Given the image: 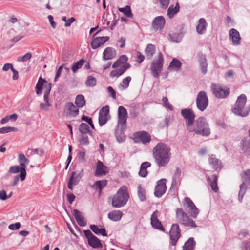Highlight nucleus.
<instances>
[{
	"label": "nucleus",
	"instance_id": "f257e3e1",
	"mask_svg": "<svg viewBox=\"0 0 250 250\" xmlns=\"http://www.w3.org/2000/svg\"><path fill=\"white\" fill-rule=\"evenodd\" d=\"M171 149L167 144L159 143L153 149V157L158 167H164L170 161Z\"/></svg>",
	"mask_w": 250,
	"mask_h": 250
},
{
	"label": "nucleus",
	"instance_id": "f03ea898",
	"mask_svg": "<svg viewBox=\"0 0 250 250\" xmlns=\"http://www.w3.org/2000/svg\"><path fill=\"white\" fill-rule=\"evenodd\" d=\"M189 132H194L197 135L208 136L210 134V129L206 118L200 117L195 120L194 124L187 129Z\"/></svg>",
	"mask_w": 250,
	"mask_h": 250
},
{
	"label": "nucleus",
	"instance_id": "7ed1b4c3",
	"mask_svg": "<svg viewBox=\"0 0 250 250\" xmlns=\"http://www.w3.org/2000/svg\"><path fill=\"white\" fill-rule=\"evenodd\" d=\"M247 102L246 96L242 94L238 97L235 103L231 109V111L234 114L245 117L248 115L250 108L246 106Z\"/></svg>",
	"mask_w": 250,
	"mask_h": 250
},
{
	"label": "nucleus",
	"instance_id": "20e7f679",
	"mask_svg": "<svg viewBox=\"0 0 250 250\" xmlns=\"http://www.w3.org/2000/svg\"><path fill=\"white\" fill-rule=\"evenodd\" d=\"M129 198V194L126 188L122 187L114 195L112 201V205L114 208H121L124 206Z\"/></svg>",
	"mask_w": 250,
	"mask_h": 250
},
{
	"label": "nucleus",
	"instance_id": "39448f33",
	"mask_svg": "<svg viewBox=\"0 0 250 250\" xmlns=\"http://www.w3.org/2000/svg\"><path fill=\"white\" fill-rule=\"evenodd\" d=\"M164 62L163 54L160 52L151 62L149 68L151 74L155 78L159 77L160 73L163 70Z\"/></svg>",
	"mask_w": 250,
	"mask_h": 250
},
{
	"label": "nucleus",
	"instance_id": "423d86ee",
	"mask_svg": "<svg viewBox=\"0 0 250 250\" xmlns=\"http://www.w3.org/2000/svg\"><path fill=\"white\" fill-rule=\"evenodd\" d=\"M242 183L240 185V191L238 194V200L242 202L244 195L248 189L250 188V169H247L241 174Z\"/></svg>",
	"mask_w": 250,
	"mask_h": 250
},
{
	"label": "nucleus",
	"instance_id": "0eeeda50",
	"mask_svg": "<svg viewBox=\"0 0 250 250\" xmlns=\"http://www.w3.org/2000/svg\"><path fill=\"white\" fill-rule=\"evenodd\" d=\"M176 216L178 222L185 227H190L191 228H196L197 227L195 221L190 218L181 208H177Z\"/></svg>",
	"mask_w": 250,
	"mask_h": 250
},
{
	"label": "nucleus",
	"instance_id": "6e6552de",
	"mask_svg": "<svg viewBox=\"0 0 250 250\" xmlns=\"http://www.w3.org/2000/svg\"><path fill=\"white\" fill-rule=\"evenodd\" d=\"M196 106L198 110L204 111L208 104V99L207 93L204 91H200L196 99Z\"/></svg>",
	"mask_w": 250,
	"mask_h": 250
},
{
	"label": "nucleus",
	"instance_id": "1a4fd4ad",
	"mask_svg": "<svg viewBox=\"0 0 250 250\" xmlns=\"http://www.w3.org/2000/svg\"><path fill=\"white\" fill-rule=\"evenodd\" d=\"M181 114L183 118L186 120V126L188 129L194 124L196 115L191 108H187L182 109Z\"/></svg>",
	"mask_w": 250,
	"mask_h": 250
},
{
	"label": "nucleus",
	"instance_id": "9d476101",
	"mask_svg": "<svg viewBox=\"0 0 250 250\" xmlns=\"http://www.w3.org/2000/svg\"><path fill=\"white\" fill-rule=\"evenodd\" d=\"M85 238L87 239L88 245L94 249L101 248L103 247L101 240L95 236L90 230L83 231Z\"/></svg>",
	"mask_w": 250,
	"mask_h": 250
},
{
	"label": "nucleus",
	"instance_id": "9b49d317",
	"mask_svg": "<svg viewBox=\"0 0 250 250\" xmlns=\"http://www.w3.org/2000/svg\"><path fill=\"white\" fill-rule=\"evenodd\" d=\"M181 237V229L178 224L172 225L169 231L170 244L175 246Z\"/></svg>",
	"mask_w": 250,
	"mask_h": 250
},
{
	"label": "nucleus",
	"instance_id": "f8f14e48",
	"mask_svg": "<svg viewBox=\"0 0 250 250\" xmlns=\"http://www.w3.org/2000/svg\"><path fill=\"white\" fill-rule=\"evenodd\" d=\"M134 139L135 142H141L143 144L149 143L151 140L150 134L146 131H140L133 134Z\"/></svg>",
	"mask_w": 250,
	"mask_h": 250
},
{
	"label": "nucleus",
	"instance_id": "ddd939ff",
	"mask_svg": "<svg viewBox=\"0 0 250 250\" xmlns=\"http://www.w3.org/2000/svg\"><path fill=\"white\" fill-rule=\"evenodd\" d=\"M183 204L186 209L188 208L189 210H190V216L194 218H196L199 213V210L190 198L188 197H185Z\"/></svg>",
	"mask_w": 250,
	"mask_h": 250
},
{
	"label": "nucleus",
	"instance_id": "4468645a",
	"mask_svg": "<svg viewBox=\"0 0 250 250\" xmlns=\"http://www.w3.org/2000/svg\"><path fill=\"white\" fill-rule=\"evenodd\" d=\"M211 89L213 94L218 98H225L230 93L229 88L225 89L216 84H212Z\"/></svg>",
	"mask_w": 250,
	"mask_h": 250
},
{
	"label": "nucleus",
	"instance_id": "2eb2a0df",
	"mask_svg": "<svg viewBox=\"0 0 250 250\" xmlns=\"http://www.w3.org/2000/svg\"><path fill=\"white\" fill-rule=\"evenodd\" d=\"M83 169L78 173H77L75 171H73L70 175V178L68 181V188L72 190L73 189V186H76L79 184V183L83 176Z\"/></svg>",
	"mask_w": 250,
	"mask_h": 250
},
{
	"label": "nucleus",
	"instance_id": "dca6fc26",
	"mask_svg": "<svg viewBox=\"0 0 250 250\" xmlns=\"http://www.w3.org/2000/svg\"><path fill=\"white\" fill-rule=\"evenodd\" d=\"M166 181V179L162 178L157 182L154 193L155 196L160 198L165 193L167 190Z\"/></svg>",
	"mask_w": 250,
	"mask_h": 250
},
{
	"label": "nucleus",
	"instance_id": "f3484780",
	"mask_svg": "<svg viewBox=\"0 0 250 250\" xmlns=\"http://www.w3.org/2000/svg\"><path fill=\"white\" fill-rule=\"evenodd\" d=\"M109 106L106 105L102 107L99 113V124L100 126L104 125L109 120Z\"/></svg>",
	"mask_w": 250,
	"mask_h": 250
},
{
	"label": "nucleus",
	"instance_id": "a211bd4d",
	"mask_svg": "<svg viewBox=\"0 0 250 250\" xmlns=\"http://www.w3.org/2000/svg\"><path fill=\"white\" fill-rule=\"evenodd\" d=\"M109 173V168L104 165V163L98 160L96 163V169L94 173L95 176L105 175Z\"/></svg>",
	"mask_w": 250,
	"mask_h": 250
},
{
	"label": "nucleus",
	"instance_id": "6ab92c4d",
	"mask_svg": "<svg viewBox=\"0 0 250 250\" xmlns=\"http://www.w3.org/2000/svg\"><path fill=\"white\" fill-rule=\"evenodd\" d=\"M198 57V62L201 73L205 75L207 73L208 62L206 56L201 52H199L197 54Z\"/></svg>",
	"mask_w": 250,
	"mask_h": 250
},
{
	"label": "nucleus",
	"instance_id": "aec40b11",
	"mask_svg": "<svg viewBox=\"0 0 250 250\" xmlns=\"http://www.w3.org/2000/svg\"><path fill=\"white\" fill-rule=\"evenodd\" d=\"M110 39L109 37H98L94 38L91 42V47L93 49H96L100 46L104 45Z\"/></svg>",
	"mask_w": 250,
	"mask_h": 250
},
{
	"label": "nucleus",
	"instance_id": "412c9836",
	"mask_svg": "<svg viewBox=\"0 0 250 250\" xmlns=\"http://www.w3.org/2000/svg\"><path fill=\"white\" fill-rule=\"evenodd\" d=\"M9 173H17L20 172V174H19V177L21 181H23L25 180L26 175V169H24V167H19V166H13L10 167L9 171Z\"/></svg>",
	"mask_w": 250,
	"mask_h": 250
},
{
	"label": "nucleus",
	"instance_id": "4be33fe9",
	"mask_svg": "<svg viewBox=\"0 0 250 250\" xmlns=\"http://www.w3.org/2000/svg\"><path fill=\"white\" fill-rule=\"evenodd\" d=\"M118 123L122 125H125L127 119V112L126 109L122 106L118 107Z\"/></svg>",
	"mask_w": 250,
	"mask_h": 250
},
{
	"label": "nucleus",
	"instance_id": "5701e85b",
	"mask_svg": "<svg viewBox=\"0 0 250 250\" xmlns=\"http://www.w3.org/2000/svg\"><path fill=\"white\" fill-rule=\"evenodd\" d=\"M165 24V19L162 16L155 17L152 21V26L154 30H161Z\"/></svg>",
	"mask_w": 250,
	"mask_h": 250
},
{
	"label": "nucleus",
	"instance_id": "b1692460",
	"mask_svg": "<svg viewBox=\"0 0 250 250\" xmlns=\"http://www.w3.org/2000/svg\"><path fill=\"white\" fill-rule=\"evenodd\" d=\"M158 211H155L151 216V224L152 226L160 230L165 231V228L163 227L161 222L158 219L157 214Z\"/></svg>",
	"mask_w": 250,
	"mask_h": 250
},
{
	"label": "nucleus",
	"instance_id": "393cba45",
	"mask_svg": "<svg viewBox=\"0 0 250 250\" xmlns=\"http://www.w3.org/2000/svg\"><path fill=\"white\" fill-rule=\"evenodd\" d=\"M229 34L233 45H238L240 44L241 38L239 32L236 29L231 28L229 31Z\"/></svg>",
	"mask_w": 250,
	"mask_h": 250
},
{
	"label": "nucleus",
	"instance_id": "a878e982",
	"mask_svg": "<svg viewBox=\"0 0 250 250\" xmlns=\"http://www.w3.org/2000/svg\"><path fill=\"white\" fill-rule=\"evenodd\" d=\"M65 108L69 111V115L72 117H76L79 114V108L75 106L72 102H67L65 104Z\"/></svg>",
	"mask_w": 250,
	"mask_h": 250
},
{
	"label": "nucleus",
	"instance_id": "bb28decb",
	"mask_svg": "<svg viewBox=\"0 0 250 250\" xmlns=\"http://www.w3.org/2000/svg\"><path fill=\"white\" fill-rule=\"evenodd\" d=\"M243 153L247 156L250 155V139L244 138L241 142Z\"/></svg>",
	"mask_w": 250,
	"mask_h": 250
},
{
	"label": "nucleus",
	"instance_id": "cd10ccee",
	"mask_svg": "<svg viewBox=\"0 0 250 250\" xmlns=\"http://www.w3.org/2000/svg\"><path fill=\"white\" fill-rule=\"evenodd\" d=\"M49 83H48L46 80L42 78V77H40L35 87L36 93L37 95H41L42 93L43 86H44L46 88Z\"/></svg>",
	"mask_w": 250,
	"mask_h": 250
},
{
	"label": "nucleus",
	"instance_id": "c85d7f7f",
	"mask_svg": "<svg viewBox=\"0 0 250 250\" xmlns=\"http://www.w3.org/2000/svg\"><path fill=\"white\" fill-rule=\"evenodd\" d=\"M116 55L115 50L112 47H107L103 52V59L107 60L112 59Z\"/></svg>",
	"mask_w": 250,
	"mask_h": 250
},
{
	"label": "nucleus",
	"instance_id": "c756f323",
	"mask_svg": "<svg viewBox=\"0 0 250 250\" xmlns=\"http://www.w3.org/2000/svg\"><path fill=\"white\" fill-rule=\"evenodd\" d=\"M208 24L204 18H200L198 21V24L196 26V30L199 34H203L206 31Z\"/></svg>",
	"mask_w": 250,
	"mask_h": 250
},
{
	"label": "nucleus",
	"instance_id": "7c9ffc66",
	"mask_svg": "<svg viewBox=\"0 0 250 250\" xmlns=\"http://www.w3.org/2000/svg\"><path fill=\"white\" fill-rule=\"evenodd\" d=\"M73 215L76 220V222L80 226H85L86 224L84 218L81 215V212L77 209L73 210Z\"/></svg>",
	"mask_w": 250,
	"mask_h": 250
},
{
	"label": "nucleus",
	"instance_id": "2f4dec72",
	"mask_svg": "<svg viewBox=\"0 0 250 250\" xmlns=\"http://www.w3.org/2000/svg\"><path fill=\"white\" fill-rule=\"evenodd\" d=\"M196 241L193 237H190L185 242L182 247V250H195L196 247Z\"/></svg>",
	"mask_w": 250,
	"mask_h": 250
},
{
	"label": "nucleus",
	"instance_id": "473e14b6",
	"mask_svg": "<svg viewBox=\"0 0 250 250\" xmlns=\"http://www.w3.org/2000/svg\"><path fill=\"white\" fill-rule=\"evenodd\" d=\"M217 180L218 176L216 175H212L210 177L208 176L207 178V180L208 182H209L212 190L215 192H217L218 191Z\"/></svg>",
	"mask_w": 250,
	"mask_h": 250
},
{
	"label": "nucleus",
	"instance_id": "72a5a7b5",
	"mask_svg": "<svg viewBox=\"0 0 250 250\" xmlns=\"http://www.w3.org/2000/svg\"><path fill=\"white\" fill-rule=\"evenodd\" d=\"M208 161L209 164L212 166L214 169L217 170L221 168V163L216 158L215 155L212 154L210 156Z\"/></svg>",
	"mask_w": 250,
	"mask_h": 250
},
{
	"label": "nucleus",
	"instance_id": "f704fd0d",
	"mask_svg": "<svg viewBox=\"0 0 250 250\" xmlns=\"http://www.w3.org/2000/svg\"><path fill=\"white\" fill-rule=\"evenodd\" d=\"M90 229L96 235H101L103 236H107L106 230L104 228H99L97 225H90Z\"/></svg>",
	"mask_w": 250,
	"mask_h": 250
},
{
	"label": "nucleus",
	"instance_id": "c9c22d12",
	"mask_svg": "<svg viewBox=\"0 0 250 250\" xmlns=\"http://www.w3.org/2000/svg\"><path fill=\"white\" fill-rule=\"evenodd\" d=\"M155 46L152 44H148L145 50V53L148 60H151L155 53Z\"/></svg>",
	"mask_w": 250,
	"mask_h": 250
},
{
	"label": "nucleus",
	"instance_id": "e433bc0d",
	"mask_svg": "<svg viewBox=\"0 0 250 250\" xmlns=\"http://www.w3.org/2000/svg\"><path fill=\"white\" fill-rule=\"evenodd\" d=\"M151 166V163L148 162H145L142 163L140 166L139 175L142 177H146L148 174L147 168Z\"/></svg>",
	"mask_w": 250,
	"mask_h": 250
},
{
	"label": "nucleus",
	"instance_id": "4c0bfd02",
	"mask_svg": "<svg viewBox=\"0 0 250 250\" xmlns=\"http://www.w3.org/2000/svg\"><path fill=\"white\" fill-rule=\"evenodd\" d=\"M123 215V213L120 210H114L110 212L108 214V218L111 220L115 222L121 220Z\"/></svg>",
	"mask_w": 250,
	"mask_h": 250
},
{
	"label": "nucleus",
	"instance_id": "58836bf2",
	"mask_svg": "<svg viewBox=\"0 0 250 250\" xmlns=\"http://www.w3.org/2000/svg\"><path fill=\"white\" fill-rule=\"evenodd\" d=\"M75 104L77 107L82 108L85 105L86 101L82 94H79L75 98Z\"/></svg>",
	"mask_w": 250,
	"mask_h": 250
},
{
	"label": "nucleus",
	"instance_id": "ea45409f",
	"mask_svg": "<svg viewBox=\"0 0 250 250\" xmlns=\"http://www.w3.org/2000/svg\"><path fill=\"white\" fill-rule=\"evenodd\" d=\"M181 66L182 63L181 62L177 59L173 58L169 64L168 69H174L175 70L178 71L181 69Z\"/></svg>",
	"mask_w": 250,
	"mask_h": 250
},
{
	"label": "nucleus",
	"instance_id": "a19ab883",
	"mask_svg": "<svg viewBox=\"0 0 250 250\" xmlns=\"http://www.w3.org/2000/svg\"><path fill=\"white\" fill-rule=\"evenodd\" d=\"M128 57L125 55H121L119 59L113 64L112 67L113 68H116L119 67L122 64L127 62Z\"/></svg>",
	"mask_w": 250,
	"mask_h": 250
},
{
	"label": "nucleus",
	"instance_id": "79ce46f5",
	"mask_svg": "<svg viewBox=\"0 0 250 250\" xmlns=\"http://www.w3.org/2000/svg\"><path fill=\"white\" fill-rule=\"evenodd\" d=\"M107 185V180H98L95 182V183L91 186L93 188L98 189L100 191H102L103 188L106 187Z\"/></svg>",
	"mask_w": 250,
	"mask_h": 250
},
{
	"label": "nucleus",
	"instance_id": "37998d69",
	"mask_svg": "<svg viewBox=\"0 0 250 250\" xmlns=\"http://www.w3.org/2000/svg\"><path fill=\"white\" fill-rule=\"evenodd\" d=\"M52 88V84L49 83L48 86L46 87L45 90L44 91V96H43V100L45 103H47V105L48 106H51V104L49 101V95Z\"/></svg>",
	"mask_w": 250,
	"mask_h": 250
},
{
	"label": "nucleus",
	"instance_id": "c03bdc74",
	"mask_svg": "<svg viewBox=\"0 0 250 250\" xmlns=\"http://www.w3.org/2000/svg\"><path fill=\"white\" fill-rule=\"evenodd\" d=\"M180 9V6L178 3H177L175 6L174 7L173 5H171L167 10V14L170 18L173 17Z\"/></svg>",
	"mask_w": 250,
	"mask_h": 250
},
{
	"label": "nucleus",
	"instance_id": "a18cd8bd",
	"mask_svg": "<svg viewBox=\"0 0 250 250\" xmlns=\"http://www.w3.org/2000/svg\"><path fill=\"white\" fill-rule=\"evenodd\" d=\"M18 161L20 166L24 167V169H26V165L28 164L29 162V159L26 158L23 154L20 153L19 154Z\"/></svg>",
	"mask_w": 250,
	"mask_h": 250
},
{
	"label": "nucleus",
	"instance_id": "49530a36",
	"mask_svg": "<svg viewBox=\"0 0 250 250\" xmlns=\"http://www.w3.org/2000/svg\"><path fill=\"white\" fill-rule=\"evenodd\" d=\"M118 10L120 12L123 13L127 17L130 18H133V15L132 13L131 8L129 6L127 5L125 7L119 8Z\"/></svg>",
	"mask_w": 250,
	"mask_h": 250
},
{
	"label": "nucleus",
	"instance_id": "de8ad7c7",
	"mask_svg": "<svg viewBox=\"0 0 250 250\" xmlns=\"http://www.w3.org/2000/svg\"><path fill=\"white\" fill-rule=\"evenodd\" d=\"M137 190L138 195L140 200L142 202L146 201V197L145 190L142 188L141 185L138 186Z\"/></svg>",
	"mask_w": 250,
	"mask_h": 250
},
{
	"label": "nucleus",
	"instance_id": "09e8293b",
	"mask_svg": "<svg viewBox=\"0 0 250 250\" xmlns=\"http://www.w3.org/2000/svg\"><path fill=\"white\" fill-rule=\"evenodd\" d=\"M85 62V60L83 59H81L78 62L73 64L72 66V70L74 73H76L78 70L81 68Z\"/></svg>",
	"mask_w": 250,
	"mask_h": 250
},
{
	"label": "nucleus",
	"instance_id": "8fccbe9b",
	"mask_svg": "<svg viewBox=\"0 0 250 250\" xmlns=\"http://www.w3.org/2000/svg\"><path fill=\"white\" fill-rule=\"evenodd\" d=\"M125 71L123 69L122 66L120 68H117L115 70H112L110 73L111 77H119L123 74Z\"/></svg>",
	"mask_w": 250,
	"mask_h": 250
},
{
	"label": "nucleus",
	"instance_id": "3c124183",
	"mask_svg": "<svg viewBox=\"0 0 250 250\" xmlns=\"http://www.w3.org/2000/svg\"><path fill=\"white\" fill-rule=\"evenodd\" d=\"M96 79L90 75L88 76L87 80L85 81V85L88 87H93L96 85Z\"/></svg>",
	"mask_w": 250,
	"mask_h": 250
},
{
	"label": "nucleus",
	"instance_id": "603ef678",
	"mask_svg": "<svg viewBox=\"0 0 250 250\" xmlns=\"http://www.w3.org/2000/svg\"><path fill=\"white\" fill-rule=\"evenodd\" d=\"M115 135L117 141L119 143L124 142L126 138L124 132L122 130L116 131L115 132Z\"/></svg>",
	"mask_w": 250,
	"mask_h": 250
},
{
	"label": "nucleus",
	"instance_id": "864d4df0",
	"mask_svg": "<svg viewBox=\"0 0 250 250\" xmlns=\"http://www.w3.org/2000/svg\"><path fill=\"white\" fill-rule=\"evenodd\" d=\"M18 128L14 127L6 126L0 128V133L5 134L10 132H16L18 131Z\"/></svg>",
	"mask_w": 250,
	"mask_h": 250
},
{
	"label": "nucleus",
	"instance_id": "5fc2aeb1",
	"mask_svg": "<svg viewBox=\"0 0 250 250\" xmlns=\"http://www.w3.org/2000/svg\"><path fill=\"white\" fill-rule=\"evenodd\" d=\"M89 127L86 123H82L79 125V131L83 134H85L88 132Z\"/></svg>",
	"mask_w": 250,
	"mask_h": 250
},
{
	"label": "nucleus",
	"instance_id": "6e6d98bb",
	"mask_svg": "<svg viewBox=\"0 0 250 250\" xmlns=\"http://www.w3.org/2000/svg\"><path fill=\"white\" fill-rule=\"evenodd\" d=\"M85 149L83 148H82V149L78 153L77 157L80 162H83L85 161Z\"/></svg>",
	"mask_w": 250,
	"mask_h": 250
},
{
	"label": "nucleus",
	"instance_id": "4d7b16f0",
	"mask_svg": "<svg viewBox=\"0 0 250 250\" xmlns=\"http://www.w3.org/2000/svg\"><path fill=\"white\" fill-rule=\"evenodd\" d=\"M131 80V78L130 76H127V77L124 78L122 80V83L120 85L123 87L124 89L127 88L129 84V83Z\"/></svg>",
	"mask_w": 250,
	"mask_h": 250
},
{
	"label": "nucleus",
	"instance_id": "13d9d810",
	"mask_svg": "<svg viewBox=\"0 0 250 250\" xmlns=\"http://www.w3.org/2000/svg\"><path fill=\"white\" fill-rule=\"evenodd\" d=\"M32 54L30 52L27 53L22 57L18 58L17 61L18 62H26L30 60L32 58Z\"/></svg>",
	"mask_w": 250,
	"mask_h": 250
},
{
	"label": "nucleus",
	"instance_id": "bf43d9fd",
	"mask_svg": "<svg viewBox=\"0 0 250 250\" xmlns=\"http://www.w3.org/2000/svg\"><path fill=\"white\" fill-rule=\"evenodd\" d=\"M81 119L82 120L86 122H87L93 129H95L94 125L93 123L91 117H89L85 115H83Z\"/></svg>",
	"mask_w": 250,
	"mask_h": 250
},
{
	"label": "nucleus",
	"instance_id": "052dcab7",
	"mask_svg": "<svg viewBox=\"0 0 250 250\" xmlns=\"http://www.w3.org/2000/svg\"><path fill=\"white\" fill-rule=\"evenodd\" d=\"M181 175V170L179 168H177L176 171L174 173V175L172 178V185L174 186V185H176V179H179Z\"/></svg>",
	"mask_w": 250,
	"mask_h": 250
},
{
	"label": "nucleus",
	"instance_id": "680f3d73",
	"mask_svg": "<svg viewBox=\"0 0 250 250\" xmlns=\"http://www.w3.org/2000/svg\"><path fill=\"white\" fill-rule=\"evenodd\" d=\"M164 106L166 107L172 111L173 110V106L169 103L168 99L166 97H164L162 100Z\"/></svg>",
	"mask_w": 250,
	"mask_h": 250
},
{
	"label": "nucleus",
	"instance_id": "e2e57ef3",
	"mask_svg": "<svg viewBox=\"0 0 250 250\" xmlns=\"http://www.w3.org/2000/svg\"><path fill=\"white\" fill-rule=\"evenodd\" d=\"M21 227V223L16 222L15 224H11L9 225L8 229L12 230H18Z\"/></svg>",
	"mask_w": 250,
	"mask_h": 250
},
{
	"label": "nucleus",
	"instance_id": "0e129e2a",
	"mask_svg": "<svg viewBox=\"0 0 250 250\" xmlns=\"http://www.w3.org/2000/svg\"><path fill=\"white\" fill-rule=\"evenodd\" d=\"M137 60H136V62L138 63H141L145 59V56L142 53L137 51L136 53Z\"/></svg>",
	"mask_w": 250,
	"mask_h": 250
},
{
	"label": "nucleus",
	"instance_id": "69168bd1",
	"mask_svg": "<svg viewBox=\"0 0 250 250\" xmlns=\"http://www.w3.org/2000/svg\"><path fill=\"white\" fill-rule=\"evenodd\" d=\"M64 65V64L62 65L58 69V70L57 71V72H56V76H55V78H54V81L55 82L58 81V78L60 77V76L61 75V73H62V69L63 68Z\"/></svg>",
	"mask_w": 250,
	"mask_h": 250
},
{
	"label": "nucleus",
	"instance_id": "338daca9",
	"mask_svg": "<svg viewBox=\"0 0 250 250\" xmlns=\"http://www.w3.org/2000/svg\"><path fill=\"white\" fill-rule=\"evenodd\" d=\"M80 142L83 145H88L89 144V140L87 136L82 135L81 137Z\"/></svg>",
	"mask_w": 250,
	"mask_h": 250
},
{
	"label": "nucleus",
	"instance_id": "774afa93",
	"mask_svg": "<svg viewBox=\"0 0 250 250\" xmlns=\"http://www.w3.org/2000/svg\"><path fill=\"white\" fill-rule=\"evenodd\" d=\"M108 93L113 98L116 99V92L111 86H108L107 88Z\"/></svg>",
	"mask_w": 250,
	"mask_h": 250
}]
</instances>
